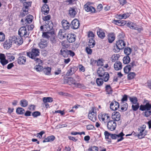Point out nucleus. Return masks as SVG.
Returning a JSON list of instances; mask_svg holds the SVG:
<instances>
[{"instance_id":"f257e3e1","label":"nucleus","mask_w":151,"mask_h":151,"mask_svg":"<svg viewBox=\"0 0 151 151\" xmlns=\"http://www.w3.org/2000/svg\"><path fill=\"white\" fill-rule=\"evenodd\" d=\"M40 53V50L36 48L32 49L30 51L27 52V55L28 57L39 64L42 63V60L37 58L39 56Z\"/></svg>"},{"instance_id":"f03ea898","label":"nucleus","mask_w":151,"mask_h":151,"mask_svg":"<svg viewBox=\"0 0 151 151\" xmlns=\"http://www.w3.org/2000/svg\"><path fill=\"white\" fill-rule=\"evenodd\" d=\"M126 45L123 40H119L116 42V46H114L113 51L114 52H118L124 48Z\"/></svg>"},{"instance_id":"7ed1b4c3","label":"nucleus","mask_w":151,"mask_h":151,"mask_svg":"<svg viewBox=\"0 0 151 151\" xmlns=\"http://www.w3.org/2000/svg\"><path fill=\"white\" fill-rule=\"evenodd\" d=\"M146 128V125L143 124L140 126L138 129V131L139 133L137 135L135 134V136L137 135L138 138L139 139H142L147 134V132L145 130Z\"/></svg>"},{"instance_id":"20e7f679","label":"nucleus","mask_w":151,"mask_h":151,"mask_svg":"<svg viewBox=\"0 0 151 151\" xmlns=\"http://www.w3.org/2000/svg\"><path fill=\"white\" fill-rule=\"evenodd\" d=\"M96 114V112L94 111V108L92 107L88 114L89 119L93 122H95L97 119Z\"/></svg>"},{"instance_id":"39448f33","label":"nucleus","mask_w":151,"mask_h":151,"mask_svg":"<svg viewBox=\"0 0 151 151\" xmlns=\"http://www.w3.org/2000/svg\"><path fill=\"white\" fill-rule=\"evenodd\" d=\"M11 40L13 42V44H15L18 45H20L23 42V40L22 37L13 36L11 37Z\"/></svg>"},{"instance_id":"423d86ee","label":"nucleus","mask_w":151,"mask_h":151,"mask_svg":"<svg viewBox=\"0 0 151 151\" xmlns=\"http://www.w3.org/2000/svg\"><path fill=\"white\" fill-rule=\"evenodd\" d=\"M45 24L44 25V30L45 31H51L53 30L52 29L53 28V23L51 21H46Z\"/></svg>"},{"instance_id":"0eeeda50","label":"nucleus","mask_w":151,"mask_h":151,"mask_svg":"<svg viewBox=\"0 0 151 151\" xmlns=\"http://www.w3.org/2000/svg\"><path fill=\"white\" fill-rule=\"evenodd\" d=\"M124 135L122 132H121L118 134H111V137L113 139H117V142H118L122 141L124 139L123 137Z\"/></svg>"},{"instance_id":"6e6552de","label":"nucleus","mask_w":151,"mask_h":151,"mask_svg":"<svg viewBox=\"0 0 151 151\" xmlns=\"http://www.w3.org/2000/svg\"><path fill=\"white\" fill-rule=\"evenodd\" d=\"M26 26H24V27H21L18 31V34L22 37H27L29 35L27 31Z\"/></svg>"},{"instance_id":"1a4fd4ad","label":"nucleus","mask_w":151,"mask_h":151,"mask_svg":"<svg viewBox=\"0 0 151 151\" xmlns=\"http://www.w3.org/2000/svg\"><path fill=\"white\" fill-rule=\"evenodd\" d=\"M33 19V17L30 15H29L25 17L24 21L23 19L21 20V22H23V24L25 26H27V24L31 23Z\"/></svg>"},{"instance_id":"9d476101","label":"nucleus","mask_w":151,"mask_h":151,"mask_svg":"<svg viewBox=\"0 0 151 151\" xmlns=\"http://www.w3.org/2000/svg\"><path fill=\"white\" fill-rule=\"evenodd\" d=\"M99 118L100 121L104 122L105 123H108V121H110V117L108 114H103L99 116Z\"/></svg>"},{"instance_id":"9b49d317","label":"nucleus","mask_w":151,"mask_h":151,"mask_svg":"<svg viewBox=\"0 0 151 151\" xmlns=\"http://www.w3.org/2000/svg\"><path fill=\"white\" fill-rule=\"evenodd\" d=\"M127 26L130 29L137 30L138 32H140L142 30V29L139 28L135 23L132 22H129L127 24Z\"/></svg>"},{"instance_id":"f8f14e48","label":"nucleus","mask_w":151,"mask_h":151,"mask_svg":"<svg viewBox=\"0 0 151 151\" xmlns=\"http://www.w3.org/2000/svg\"><path fill=\"white\" fill-rule=\"evenodd\" d=\"M116 124L115 121L113 120L109 121L107 124V127L108 129L111 131L114 130L116 128Z\"/></svg>"},{"instance_id":"ddd939ff","label":"nucleus","mask_w":151,"mask_h":151,"mask_svg":"<svg viewBox=\"0 0 151 151\" xmlns=\"http://www.w3.org/2000/svg\"><path fill=\"white\" fill-rule=\"evenodd\" d=\"M84 9L85 10L88 12L94 13L95 12L96 9L95 8L90 6V3L87 2L84 6Z\"/></svg>"},{"instance_id":"4468645a","label":"nucleus","mask_w":151,"mask_h":151,"mask_svg":"<svg viewBox=\"0 0 151 151\" xmlns=\"http://www.w3.org/2000/svg\"><path fill=\"white\" fill-rule=\"evenodd\" d=\"M145 104L141 105L140 106L139 110L142 111L150 110L151 104L147 101Z\"/></svg>"},{"instance_id":"2eb2a0df","label":"nucleus","mask_w":151,"mask_h":151,"mask_svg":"<svg viewBox=\"0 0 151 151\" xmlns=\"http://www.w3.org/2000/svg\"><path fill=\"white\" fill-rule=\"evenodd\" d=\"M111 118L114 121H118L120 119L121 115L118 112H114L112 114Z\"/></svg>"},{"instance_id":"dca6fc26","label":"nucleus","mask_w":151,"mask_h":151,"mask_svg":"<svg viewBox=\"0 0 151 151\" xmlns=\"http://www.w3.org/2000/svg\"><path fill=\"white\" fill-rule=\"evenodd\" d=\"M48 45L47 40L42 39L38 44L39 47L41 49H43L47 47Z\"/></svg>"},{"instance_id":"f3484780","label":"nucleus","mask_w":151,"mask_h":151,"mask_svg":"<svg viewBox=\"0 0 151 151\" xmlns=\"http://www.w3.org/2000/svg\"><path fill=\"white\" fill-rule=\"evenodd\" d=\"M70 25L72 28L76 29L79 27L80 23L77 19H74L71 22Z\"/></svg>"},{"instance_id":"a211bd4d","label":"nucleus","mask_w":151,"mask_h":151,"mask_svg":"<svg viewBox=\"0 0 151 151\" xmlns=\"http://www.w3.org/2000/svg\"><path fill=\"white\" fill-rule=\"evenodd\" d=\"M119 103L115 101H112L110 104V109L113 111L116 110L119 108Z\"/></svg>"},{"instance_id":"6ab92c4d","label":"nucleus","mask_w":151,"mask_h":151,"mask_svg":"<svg viewBox=\"0 0 151 151\" xmlns=\"http://www.w3.org/2000/svg\"><path fill=\"white\" fill-rule=\"evenodd\" d=\"M26 61V58L23 55L19 56L17 58V63L20 65L25 64Z\"/></svg>"},{"instance_id":"aec40b11","label":"nucleus","mask_w":151,"mask_h":151,"mask_svg":"<svg viewBox=\"0 0 151 151\" xmlns=\"http://www.w3.org/2000/svg\"><path fill=\"white\" fill-rule=\"evenodd\" d=\"M58 37L60 39H63L65 38L67 35L65 30L60 29L58 33Z\"/></svg>"},{"instance_id":"412c9836","label":"nucleus","mask_w":151,"mask_h":151,"mask_svg":"<svg viewBox=\"0 0 151 151\" xmlns=\"http://www.w3.org/2000/svg\"><path fill=\"white\" fill-rule=\"evenodd\" d=\"M67 37V40L69 42H73L76 40V36L74 34H68Z\"/></svg>"},{"instance_id":"4be33fe9","label":"nucleus","mask_w":151,"mask_h":151,"mask_svg":"<svg viewBox=\"0 0 151 151\" xmlns=\"http://www.w3.org/2000/svg\"><path fill=\"white\" fill-rule=\"evenodd\" d=\"M62 24L64 30H66L69 29L70 24L67 20H63L62 22Z\"/></svg>"},{"instance_id":"5701e85b","label":"nucleus","mask_w":151,"mask_h":151,"mask_svg":"<svg viewBox=\"0 0 151 151\" xmlns=\"http://www.w3.org/2000/svg\"><path fill=\"white\" fill-rule=\"evenodd\" d=\"M41 10L42 13L45 14H47L49 11V6L45 4L42 6Z\"/></svg>"},{"instance_id":"b1692460","label":"nucleus","mask_w":151,"mask_h":151,"mask_svg":"<svg viewBox=\"0 0 151 151\" xmlns=\"http://www.w3.org/2000/svg\"><path fill=\"white\" fill-rule=\"evenodd\" d=\"M97 34L101 39H103L105 37V34L104 30L101 29H99L97 30Z\"/></svg>"},{"instance_id":"393cba45","label":"nucleus","mask_w":151,"mask_h":151,"mask_svg":"<svg viewBox=\"0 0 151 151\" xmlns=\"http://www.w3.org/2000/svg\"><path fill=\"white\" fill-rule=\"evenodd\" d=\"M13 41L11 40V38L9 39L8 41H6L4 45V48L7 49H9L12 46Z\"/></svg>"},{"instance_id":"a878e982","label":"nucleus","mask_w":151,"mask_h":151,"mask_svg":"<svg viewBox=\"0 0 151 151\" xmlns=\"http://www.w3.org/2000/svg\"><path fill=\"white\" fill-rule=\"evenodd\" d=\"M55 34V32L54 30H52L50 32L47 31V32H44L43 33L42 36L43 37L47 39H48L50 38V36L48 35V34H50L51 35H54Z\"/></svg>"},{"instance_id":"bb28decb","label":"nucleus","mask_w":151,"mask_h":151,"mask_svg":"<svg viewBox=\"0 0 151 151\" xmlns=\"http://www.w3.org/2000/svg\"><path fill=\"white\" fill-rule=\"evenodd\" d=\"M114 67L115 70H120L122 68V63L119 61H117L114 64Z\"/></svg>"},{"instance_id":"cd10ccee","label":"nucleus","mask_w":151,"mask_h":151,"mask_svg":"<svg viewBox=\"0 0 151 151\" xmlns=\"http://www.w3.org/2000/svg\"><path fill=\"white\" fill-rule=\"evenodd\" d=\"M60 54L64 58L68 57V50L65 48H62L60 51Z\"/></svg>"},{"instance_id":"c85d7f7f","label":"nucleus","mask_w":151,"mask_h":151,"mask_svg":"<svg viewBox=\"0 0 151 151\" xmlns=\"http://www.w3.org/2000/svg\"><path fill=\"white\" fill-rule=\"evenodd\" d=\"M50 37V41L52 44L53 45H55L56 43L58 42L57 37L54 34L52 35Z\"/></svg>"},{"instance_id":"c756f323","label":"nucleus","mask_w":151,"mask_h":151,"mask_svg":"<svg viewBox=\"0 0 151 151\" xmlns=\"http://www.w3.org/2000/svg\"><path fill=\"white\" fill-rule=\"evenodd\" d=\"M55 139V137L53 135H51L47 137L43 141V142H51L53 141Z\"/></svg>"},{"instance_id":"7c9ffc66","label":"nucleus","mask_w":151,"mask_h":151,"mask_svg":"<svg viewBox=\"0 0 151 151\" xmlns=\"http://www.w3.org/2000/svg\"><path fill=\"white\" fill-rule=\"evenodd\" d=\"M115 39V36L113 33H109L108 35V39L109 43H112Z\"/></svg>"},{"instance_id":"2f4dec72","label":"nucleus","mask_w":151,"mask_h":151,"mask_svg":"<svg viewBox=\"0 0 151 151\" xmlns=\"http://www.w3.org/2000/svg\"><path fill=\"white\" fill-rule=\"evenodd\" d=\"M89 42L88 45L90 48L93 47L95 45V41L94 38H88Z\"/></svg>"},{"instance_id":"473e14b6","label":"nucleus","mask_w":151,"mask_h":151,"mask_svg":"<svg viewBox=\"0 0 151 151\" xmlns=\"http://www.w3.org/2000/svg\"><path fill=\"white\" fill-rule=\"evenodd\" d=\"M38 64V65H36L34 67V69L37 72H40L42 71L43 70V67L41 65L42 63L39 64L38 63H37Z\"/></svg>"},{"instance_id":"72a5a7b5","label":"nucleus","mask_w":151,"mask_h":151,"mask_svg":"<svg viewBox=\"0 0 151 151\" xmlns=\"http://www.w3.org/2000/svg\"><path fill=\"white\" fill-rule=\"evenodd\" d=\"M105 90L106 92V94H107L112 93L113 91L111 87L109 85H106L105 86Z\"/></svg>"},{"instance_id":"f704fd0d","label":"nucleus","mask_w":151,"mask_h":151,"mask_svg":"<svg viewBox=\"0 0 151 151\" xmlns=\"http://www.w3.org/2000/svg\"><path fill=\"white\" fill-rule=\"evenodd\" d=\"M129 98L130 101L133 104H135L138 103L137 102L138 100L137 98L136 97H129Z\"/></svg>"},{"instance_id":"c9c22d12","label":"nucleus","mask_w":151,"mask_h":151,"mask_svg":"<svg viewBox=\"0 0 151 151\" xmlns=\"http://www.w3.org/2000/svg\"><path fill=\"white\" fill-rule=\"evenodd\" d=\"M105 72L102 68H99L97 71V73L99 76L102 77L103 75L105 73Z\"/></svg>"},{"instance_id":"e433bc0d","label":"nucleus","mask_w":151,"mask_h":151,"mask_svg":"<svg viewBox=\"0 0 151 151\" xmlns=\"http://www.w3.org/2000/svg\"><path fill=\"white\" fill-rule=\"evenodd\" d=\"M51 68L48 67L43 69V70L45 74L50 75L51 74Z\"/></svg>"},{"instance_id":"4c0bfd02","label":"nucleus","mask_w":151,"mask_h":151,"mask_svg":"<svg viewBox=\"0 0 151 151\" xmlns=\"http://www.w3.org/2000/svg\"><path fill=\"white\" fill-rule=\"evenodd\" d=\"M130 15V14L128 13H126L122 15L119 14L118 15V17L119 19H126L127 17H129Z\"/></svg>"},{"instance_id":"58836bf2","label":"nucleus","mask_w":151,"mask_h":151,"mask_svg":"<svg viewBox=\"0 0 151 151\" xmlns=\"http://www.w3.org/2000/svg\"><path fill=\"white\" fill-rule=\"evenodd\" d=\"M69 14L71 17H74L76 14V12L75 9L70 8L69 10Z\"/></svg>"},{"instance_id":"ea45409f","label":"nucleus","mask_w":151,"mask_h":151,"mask_svg":"<svg viewBox=\"0 0 151 151\" xmlns=\"http://www.w3.org/2000/svg\"><path fill=\"white\" fill-rule=\"evenodd\" d=\"M53 101V99L51 97H44L43 98V101L45 103L52 102Z\"/></svg>"},{"instance_id":"a19ab883","label":"nucleus","mask_w":151,"mask_h":151,"mask_svg":"<svg viewBox=\"0 0 151 151\" xmlns=\"http://www.w3.org/2000/svg\"><path fill=\"white\" fill-rule=\"evenodd\" d=\"M20 104L22 106L25 107L27 106L28 102L26 100L23 99L20 101Z\"/></svg>"},{"instance_id":"79ce46f5","label":"nucleus","mask_w":151,"mask_h":151,"mask_svg":"<svg viewBox=\"0 0 151 151\" xmlns=\"http://www.w3.org/2000/svg\"><path fill=\"white\" fill-rule=\"evenodd\" d=\"M67 83L70 85L71 84H76L75 81L73 78L71 77L69 78L68 79V81Z\"/></svg>"},{"instance_id":"37998d69","label":"nucleus","mask_w":151,"mask_h":151,"mask_svg":"<svg viewBox=\"0 0 151 151\" xmlns=\"http://www.w3.org/2000/svg\"><path fill=\"white\" fill-rule=\"evenodd\" d=\"M96 83L98 86H101L103 83V80L102 78H97L96 79Z\"/></svg>"},{"instance_id":"c03bdc74","label":"nucleus","mask_w":151,"mask_h":151,"mask_svg":"<svg viewBox=\"0 0 151 151\" xmlns=\"http://www.w3.org/2000/svg\"><path fill=\"white\" fill-rule=\"evenodd\" d=\"M123 60L124 63L126 64L129 62L130 58L129 56L127 55L123 58Z\"/></svg>"},{"instance_id":"a18cd8bd","label":"nucleus","mask_w":151,"mask_h":151,"mask_svg":"<svg viewBox=\"0 0 151 151\" xmlns=\"http://www.w3.org/2000/svg\"><path fill=\"white\" fill-rule=\"evenodd\" d=\"M132 52V49L129 47L125 48L124 49V53L127 55H129Z\"/></svg>"},{"instance_id":"49530a36","label":"nucleus","mask_w":151,"mask_h":151,"mask_svg":"<svg viewBox=\"0 0 151 151\" xmlns=\"http://www.w3.org/2000/svg\"><path fill=\"white\" fill-rule=\"evenodd\" d=\"M102 77L103 78L104 81H107L109 80V74L107 72H106L102 76Z\"/></svg>"},{"instance_id":"de8ad7c7","label":"nucleus","mask_w":151,"mask_h":151,"mask_svg":"<svg viewBox=\"0 0 151 151\" xmlns=\"http://www.w3.org/2000/svg\"><path fill=\"white\" fill-rule=\"evenodd\" d=\"M16 112L19 114H22L24 112V109L21 107H18L16 109Z\"/></svg>"},{"instance_id":"09e8293b","label":"nucleus","mask_w":151,"mask_h":151,"mask_svg":"<svg viewBox=\"0 0 151 151\" xmlns=\"http://www.w3.org/2000/svg\"><path fill=\"white\" fill-rule=\"evenodd\" d=\"M131 68V67L129 65L126 66L124 69V73H128L130 71Z\"/></svg>"},{"instance_id":"8fccbe9b","label":"nucleus","mask_w":151,"mask_h":151,"mask_svg":"<svg viewBox=\"0 0 151 151\" xmlns=\"http://www.w3.org/2000/svg\"><path fill=\"white\" fill-rule=\"evenodd\" d=\"M75 73L74 69L73 68H71L69 70H68L66 73V75L70 76L72 75Z\"/></svg>"},{"instance_id":"3c124183","label":"nucleus","mask_w":151,"mask_h":151,"mask_svg":"<svg viewBox=\"0 0 151 151\" xmlns=\"http://www.w3.org/2000/svg\"><path fill=\"white\" fill-rule=\"evenodd\" d=\"M135 76V73L134 72L130 73L128 75V78L129 80H131Z\"/></svg>"},{"instance_id":"603ef678","label":"nucleus","mask_w":151,"mask_h":151,"mask_svg":"<svg viewBox=\"0 0 151 151\" xmlns=\"http://www.w3.org/2000/svg\"><path fill=\"white\" fill-rule=\"evenodd\" d=\"M135 104V105H132V110L134 111H136L138 109L139 107H140L139 103Z\"/></svg>"},{"instance_id":"864d4df0","label":"nucleus","mask_w":151,"mask_h":151,"mask_svg":"<svg viewBox=\"0 0 151 151\" xmlns=\"http://www.w3.org/2000/svg\"><path fill=\"white\" fill-rule=\"evenodd\" d=\"M118 55L117 54H114L111 57V61L112 62H114L116 60L118 59Z\"/></svg>"},{"instance_id":"5fc2aeb1","label":"nucleus","mask_w":151,"mask_h":151,"mask_svg":"<svg viewBox=\"0 0 151 151\" xmlns=\"http://www.w3.org/2000/svg\"><path fill=\"white\" fill-rule=\"evenodd\" d=\"M88 151H98V148L96 146H92L90 147L88 149Z\"/></svg>"},{"instance_id":"6e6d98bb","label":"nucleus","mask_w":151,"mask_h":151,"mask_svg":"<svg viewBox=\"0 0 151 151\" xmlns=\"http://www.w3.org/2000/svg\"><path fill=\"white\" fill-rule=\"evenodd\" d=\"M128 107V104L126 103L122 105L121 107V109L122 111H125L127 110Z\"/></svg>"},{"instance_id":"4d7b16f0","label":"nucleus","mask_w":151,"mask_h":151,"mask_svg":"<svg viewBox=\"0 0 151 151\" xmlns=\"http://www.w3.org/2000/svg\"><path fill=\"white\" fill-rule=\"evenodd\" d=\"M0 62L2 65L4 66L8 63V60L6 59V58L0 60Z\"/></svg>"},{"instance_id":"13d9d810","label":"nucleus","mask_w":151,"mask_h":151,"mask_svg":"<svg viewBox=\"0 0 151 151\" xmlns=\"http://www.w3.org/2000/svg\"><path fill=\"white\" fill-rule=\"evenodd\" d=\"M5 39L4 34L2 32H0V42L3 41Z\"/></svg>"},{"instance_id":"bf43d9fd","label":"nucleus","mask_w":151,"mask_h":151,"mask_svg":"<svg viewBox=\"0 0 151 151\" xmlns=\"http://www.w3.org/2000/svg\"><path fill=\"white\" fill-rule=\"evenodd\" d=\"M62 45L66 48H67L69 46V44L67 41L65 40L62 42Z\"/></svg>"},{"instance_id":"052dcab7","label":"nucleus","mask_w":151,"mask_h":151,"mask_svg":"<svg viewBox=\"0 0 151 151\" xmlns=\"http://www.w3.org/2000/svg\"><path fill=\"white\" fill-rule=\"evenodd\" d=\"M51 18V16L50 15H48L43 17L42 19L44 21H49Z\"/></svg>"},{"instance_id":"680f3d73","label":"nucleus","mask_w":151,"mask_h":151,"mask_svg":"<svg viewBox=\"0 0 151 151\" xmlns=\"http://www.w3.org/2000/svg\"><path fill=\"white\" fill-rule=\"evenodd\" d=\"M144 114L145 116L148 117L151 115V111L150 110L145 111Z\"/></svg>"},{"instance_id":"e2e57ef3","label":"nucleus","mask_w":151,"mask_h":151,"mask_svg":"<svg viewBox=\"0 0 151 151\" xmlns=\"http://www.w3.org/2000/svg\"><path fill=\"white\" fill-rule=\"evenodd\" d=\"M102 59H99L97 63V65L98 66H103V62Z\"/></svg>"},{"instance_id":"0e129e2a","label":"nucleus","mask_w":151,"mask_h":151,"mask_svg":"<svg viewBox=\"0 0 151 151\" xmlns=\"http://www.w3.org/2000/svg\"><path fill=\"white\" fill-rule=\"evenodd\" d=\"M40 115V112L37 111L33 112L32 114V116L34 117H36Z\"/></svg>"},{"instance_id":"69168bd1","label":"nucleus","mask_w":151,"mask_h":151,"mask_svg":"<svg viewBox=\"0 0 151 151\" xmlns=\"http://www.w3.org/2000/svg\"><path fill=\"white\" fill-rule=\"evenodd\" d=\"M88 38H94V35L93 33L91 32H89L88 34Z\"/></svg>"},{"instance_id":"338daca9","label":"nucleus","mask_w":151,"mask_h":151,"mask_svg":"<svg viewBox=\"0 0 151 151\" xmlns=\"http://www.w3.org/2000/svg\"><path fill=\"white\" fill-rule=\"evenodd\" d=\"M90 48L88 47H87L86 48V51L88 54L91 55L92 53V50Z\"/></svg>"},{"instance_id":"774afa93","label":"nucleus","mask_w":151,"mask_h":151,"mask_svg":"<svg viewBox=\"0 0 151 151\" xmlns=\"http://www.w3.org/2000/svg\"><path fill=\"white\" fill-rule=\"evenodd\" d=\"M44 133V132L43 131H41L40 133L37 134V137L38 138H41L42 137V135Z\"/></svg>"}]
</instances>
